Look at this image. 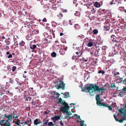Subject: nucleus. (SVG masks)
<instances>
[{"instance_id": "f257e3e1", "label": "nucleus", "mask_w": 126, "mask_h": 126, "mask_svg": "<svg viewBox=\"0 0 126 126\" xmlns=\"http://www.w3.org/2000/svg\"><path fill=\"white\" fill-rule=\"evenodd\" d=\"M81 89L82 91L83 92L86 91V92H88L93 96L94 94V85L93 84H86L84 85L83 88H81Z\"/></svg>"}, {"instance_id": "f03ea898", "label": "nucleus", "mask_w": 126, "mask_h": 126, "mask_svg": "<svg viewBox=\"0 0 126 126\" xmlns=\"http://www.w3.org/2000/svg\"><path fill=\"white\" fill-rule=\"evenodd\" d=\"M58 100L59 103H61L64 106L61 108L60 110L64 112L67 113V118L69 117V118H70L71 117H70V115L71 114H70L68 111V109L70 108L69 106L65 101H63L61 98H59Z\"/></svg>"}, {"instance_id": "7ed1b4c3", "label": "nucleus", "mask_w": 126, "mask_h": 126, "mask_svg": "<svg viewBox=\"0 0 126 126\" xmlns=\"http://www.w3.org/2000/svg\"><path fill=\"white\" fill-rule=\"evenodd\" d=\"M100 40V37L99 36L97 37L96 40H95V56H99L100 53V50L101 48V45L102 43Z\"/></svg>"}, {"instance_id": "20e7f679", "label": "nucleus", "mask_w": 126, "mask_h": 126, "mask_svg": "<svg viewBox=\"0 0 126 126\" xmlns=\"http://www.w3.org/2000/svg\"><path fill=\"white\" fill-rule=\"evenodd\" d=\"M58 86H56V87L59 90L60 89H61L63 90L64 89L65 86V84L63 83V81H60L59 82V83L58 84Z\"/></svg>"}, {"instance_id": "39448f33", "label": "nucleus", "mask_w": 126, "mask_h": 126, "mask_svg": "<svg viewBox=\"0 0 126 126\" xmlns=\"http://www.w3.org/2000/svg\"><path fill=\"white\" fill-rule=\"evenodd\" d=\"M118 78L117 79L120 81L121 84L122 83L126 85V78L124 76L123 77H121L120 76L118 77Z\"/></svg>"}, {"instance_id": "423d86ee", "label": "nucleus", "mask_w": 126, "mask_h": 126, "mask_svg": "<svg viewBox=\"0 0 126 126\" xmlns=\"http://www.w3.org/2000/svg\"><path fill=\"white\" fill-rule=\"evenodd\" d=\"M25 43L22 40L19 43V45L20 46V47H21L20 48H21L22 47H23L22 48L23 50L26 48V46L25 45Z\"/></svg>"}, {"instance_id": "0eeeda50", "label": "nucleus", "mask_w": 126, "mask_h": 126, "mask_svg": "<svg viewBox=\"0 0 126 126\" xmlns=\"http://www.w3.org/2000/svg\"><path fill=\"white\" fill-rule=\"evenodd\" d=\"M114 43H115V44H114L113 48H114L115 50V48H120L121 47V44L120 41H117Z\"/></svg>"}, {"instance_id": "6e6552de", "label": "nucleus", "mask_w": 126, "mask_h": 126, "mask_svg": "<svg viewBox=\"0 0 126 126\" xmlns=\"http://www.w3.org/2000/svg\"><path fill=\"white\" fill-rule=\"evenodd\" d=\"M110 25L109 23H107L106 25L104 26V31H109L110 29Z\"/></svg>"}, {"instance_id": "1a4fd4ad", "label": "nucleus", "mask_w": 126, "mask_h": 126, "mask_svg": "<svg viewBox=\"0 0 126 126\" xmlns=\"http://www.w3.org/2000/svg\"><path fill=\"white\" fill-rule=\"evenodd\" d=\"M92 11L91 14H90V16L91 17L90 19L94 20V8H93L91 10Z\"/></svg>"}, {"instance_id": "9d476101", "label": "nucleus", "mask_w": 126, "mask_h": 126, "mask_svg": "<svg viewBox=\"0 0 126 126\" xmlns=\"http://www.w3.org/2000/svg\"><path fill=\"white\" fill-rule=\"evenodd\" d=\"M96 104L97 105L100 102H101L100 98V94H98L96 95Z\"/></svg>"}, {"instance_id": "9b49d317", "label": "nucleus", "mask_w": 126, "mask_h": 126, "mask_svg": "<svg viewBox=\"0 0 126 126\" xmlns=\"http://www.w3.org/2000/svg\"><path fill=\"white\" fill-rule=\"evenodd\" d=\"M116 38L114 35H112L111 36V40L113 42H116Z\"/></svg>"}, {"instance_id": "f8f14e48", "label": "nucleus", "mask_w": 126, "mask_h": 126, "mask_svg": "<svg viewBox=\"0 0 126 126\" xmlns=\"http://www.w3.org/2000/svg\"><path fill=\"white\" fill-rule=\"evenodd\" d=\"M107 105H108L105 103H101V102H100L97 104V105L99 106H103V107H106L107 106Z\"/></svg>"}, {"instance_id": "ddd939ff", "label": "nucleus", "mask_w": 126, "mask_h": 126, "mask_svg": "<svg viewBox=\"0 0 126 126\" xmlns=\"http://www.w3.org/2000/svg\"><path fill=\"white\" fill-rule=\"evenodd\" d=\"M7 120L6 121H7L9 122H11L12 120V114H10L7 115Z\"/></svg>"}, {"instance_id": "4468645a", "label": "nucleus", "mask_w": 126, "mask_h": 126, "mask_svg": "<svg viewBox=\"0 0 126 126\" xmlns=\"http://www.w3.org/2000/svg\"><path fill=\"white\" fill-rule=\"evenodd\" d=\"M42 122L40 121H39L38 119H35L34 121V124L35 125H37L38 124L41 123Z\"/></svg>"}, {"instance_id": "2eb2a0df", "label": "nucleus", "mask_w": 126, "mask_h": 126, "mask_svg": "<svg viewBox=\"0 0 126 126\" xmlns=\"http://www.w3.org/2000/svg\"><path fill=\"white\" fill-rule=\"evenodd\" d=\"M94 48H91V49H89L88 50L90 51V54L91 56L94 54Z\"/></svg>"}, {"instance_id": "dca6fc26", "label": "nucleus", "mask_w": 126, "mask_h": 126, "mask_svg": "<svg viewBox=\"0 0 126 126\" xmlns=\"http://www.w3.org/2000/svg\"><path fill=\"white\" fill-rule=\"evenodd\" d=\"M59 52L60 54L62 55H64L65 54V50L62 48L60 49L59 51Z\"/></svg>"}, {"instance_id": "f3484780", "label": "nucleus", "mask_w": 126, "mask_h": 126, "mask_svg": "<svg viewBox=\"0 0 126 126\" xmlns=\"http://www.w3.org/2000/svg\"><path fill=\"white\" fill-rule=\"evenodd\" d=\"M117 3H119V2H117V0H112L110 2V4L112 5L113 4H117Z\"/></svg>"}, {"instance_id": "a211bd4d", "label": "nucleus", "mask_w": 126, "mask_h": 126, "mask_svg": "<svg viewBox=\"0 0 126 126\" xmlns=\"http://www.w3.org/2000/svg\"><path fill=\"white\" fill-rule=\"evenodd\" d=\"M6 122L4 123L3 126H11V124L9 122L5 121Z\"/></svg>"}, {"instance_id": "6ab92c4d", "label": "nucleus", "mask_w": 126, "mask_h": 126, "mask_svg": "<svg viewBox=\"0 0 126 126\" xmlns=\"http://www.w3.org/2000/svg\"><path fill=\"white\" fill-rule=\"evenodd\" d=\"M101 88L99 87L96 84H95V91H97L98 92H100L101 91Z\"/></svg>"}, {"instance_id": "aec40b11", "label": "nucleus", "mask_w": 126, "mask_h": 126, "mask_svg": "<svg viewBox=\"0 0 126 126\" xmlns=\"http://www.w3.org/2000/svg\"><path fill=\"white\" fill-rule=\"evenodd\" d=\"M74 27L77 30H79L81 28V27L78 24H76L74 25Z\"/></svg>"}, {"instance_id": "412c9836", "label": "nucleus", "mask_w": 126, "mask_h": 126, "mask_svg": "<svg viewBox=\"0 0 126 126\" xmlns=\"http://www.w3.org/2000/svg\"><path fill=\"white\" fill-rule=\"evenodd\" d=\"M10 38L6 39L5 41V42L6 43L7 45H9L10 44Z\"/></svg>"}, {"instance_id": "4be33fe9", "label": "nucleus", "mask_w": 126, "mask_h": 126, "mask_svg": "<svg viewBox=\"0 0 126 126\" xmlns=\"http://www.w3.org/2000/svg\"><path fill=\"white\" fill-rule=\"evenodd\" d=\"M52 120L55 119L56 120H58L60 119V117L59 116L55 115L54 117L52 118Z\"/></svg>"}, {"instance_id": "5701e85b", "label": "nucleus", "mask_w": 126, "mask_h": 126, "mask_svg": "<svg viewBox=\"0 0 126 126\" xmlns=\"http://www.w3.org/2000/svg\"><path fill=\"white\" fill-rule=\"evenodd\" d=\"M37 48V47L35 45H33L30 47V48L31 49L33 50Z\"/></svg>"}, {"instance_id": "b1692460", "label": "nucleus", "mask_w": 126, "mask_h": 126, "mask_svg": "<svg viewBox=\"0 0 126 126\" xmlns=\"http://www.w3.org/2000/svg\"><path fill=\"white\" fill-rule=\"evenodd\" d=\"M101 5L99 4V2H95V7H97L98 8L99 7H100Z\"/></svg>"}, {"instance_id": "393cba45", "label": "nucleus", "mask_w": 126, "mask_h": 126, "mask_svg": "<svg viewBox=\"0 0 126 126\" xmlns=\"http://www.w3.org/2000/svg\"><path fill=\"white\" fill-rule=\"evenodd\" d=\"M84 80L85 81H86L85 80H87L88 79V77H89V75L87 73H85V74H84Z\"/></svg>"}, {"instance_id": "a878e982", "label": "nucleus", "mask_w": 126, "mask_h": 126, "mask_svg": "<svg viewBox=\"0 0 126 126\" xmlns=\"http://www.w3.org/2000/svg\"><path fill=\"white\" fill-rule=\"evenodd\" d=\"M20 121L19 119H17V121L14 122L17 125V126H19L20 124L19 123L20 122Z\"/></svg>"}, {"instance_id": "bb28decb", "label": "nucleus", "mask_w": 126, "mask_h": 126, "mask_svg": "<svg viewBox=\"0 0 126 126\" xmlns=\"http://www.w3.org/2000/svg\"><path fill=\"white\" fill-rule=\"evenodd\" d=\"M5 121V120H0V125L1 126H3L4 123V122Z\"/></svg>"}, {"instance_id": "cd10ccee", "label": "nucleus", "mask_w": 126, "mask_h": 126, "mask_svg": "<svg viewBox=\"0 0 126 126\" xmlns=\"http://www.w3.org/2000/svg\"><path fill=\"white\" fill-rule=\"evenodd\" d=\"M56 53L54 52H52L51 54V56L53 57H56Z\"/></svg>"}, {"instance_id": "c85d7f7f", "label": "nucleus", "mask_w": 126, "mask_h": 126, "mask_svg": "<svg viewBox=\"0 0 126 126\" xmlns=\"http://www.w3.org/2000/svg\"><path fill=\"white\" fill-rule=\"evenodd\" d=\"M52 26L53 27H56L57 25V23L54 21L52 22Z\"/></svg>"}, {"instance_id": "c756f323", "label": "nucleus", "mask_w": 126, "mask_h": 126, "mask_svg": "<svg viewBox=\"0 0 126 126\" xmlns=\"http://www.w3.org/2000/svg\"><path fill=\"white\" fill-rule=\"evenodd\" d=\"M69 93L68 92L65 93L64 97L65 98H68V97H69Z\"/></svg>"}, {"instance_id": "7c9ffc66", "label": "nucleus", "mask_w": 126, "mask_h": 126, "mask_svg": "<svg viewBox=\"0 0 126 126\" xmlns=\"http://www.w3.org/2000/svg\"><path fill=\"white\" fill-rule=\"evenodd\" d=\"M26 121L28 123V125H30L31 123L32 122L30 118L26 120Z\"/></svg>"}, {"instance_id": "2f4dec72", "label": "nucleus", "mask_w": 126, "mask_h": 126, "mask_svg": "<svg viewBox=\"0 0 126 126\" xmlns=\"http://www.w3.org/2000/svg\"><path fill=\"white\" fill-rule=\"evenodd\" d=\"M101 94H102L103 92H104L106 90V89L103 88L102 87H101Z\"/></svg>"}, {"instance_id": "473e14b6", "label": "nucleus", "mask_w": 126, "mask_h": 126, "mask_svg": "<svg viewBox=\"0 0 126 126\" xmlns=\"http://www.w3.org/2000/svg\"><path fill=\"white\" fill-rule=\"evenodd\" d=\"M80 56V55L78 56L77 55H73L72 57V58L73 59H77V58H79V56Z\"/></svg>"}, {"instance_id": "72a5a7b5", "label": "nucleus", "mask_w": 126, "mask_h": 126, "mask_svg": "<svg viewBox=\"0 0 126 126\" xmlns=\"http://www.w3.org/2000/svg\"><path fill=\"white\" fill-rule=\"evenodd\" d=\"M93 45V43L91 42H89L87 44V46L88 47H91Z\"/></svg>"}, {"instance_id": "f704fd0d", "label": "nucleus", "mask_w": 126, "mask_h": 126, "mask_svg": "<svg viewBox=\"0 0 126 126\" xmlns=\"http://www.w3.org/2000/svg\"><path fill=\"white\" fill-rule=\"evenodd\" d=\"M110 87L111 88H113V87L115 88L116 87L115 84L114 83H112L110 85Z\"/></svg>"}, {"instance_id": "c9c22d12", "label": "nucleus", "mask_w": 126, "mask_h": 126, "mask_svg": "<svg viewBox=\"0 0 126 126\" xmlns=\"http://www.w3.org/2000/svg\"><path fill=\"white\" fill-rule=\"evenodd\" d=\"M13 115V119H15V117L17 115L16 112V111H13L12 115Z\"/></svg>"}, {"instance_id": "e433bc0d", "label": "nucleus", "mask_w": 126, "mask_h": 126, "mask_svg": "<svg viewBox=\"0 0 126 126\" xmlns=\"http://www.w3.org/2000/svg\"><path fill=\"white\" fill-rule=\"evenodd\" d=\"M16 69V67L15 66H13L12 67V70L13 72H14Z\"/></svg>"}, {"instance_id": "4c0bfd02", "label": "nucleus", "mask_w": 126, "mask_h": 126, "mask_svg": "<svg viewBox=\"0 0 126 126\" xmlns=\"http://www.w3.org/2000/svg\"><path fill=\"white\" fill-rule=\"evenodd\" d=\"M120 74V73L118 72H114L113 74V76L114 77H115L116 76V75H119Z\"/></svg>"}, {"instance_id": "58836bf2", "label": "nucleus", "mask_w": 126, "mask_h": 126, "mask_svg": "<svg viewBox=\"0 0 126 126\" xmlns=\"http://www.w3.org/2000/svg\"><path fill=\"white\" fill-rule=\"evenodd\" d=\"M98 73L99 74L102 73V74H104L105 73V72L103 70H100L98 72Z\"/></svg>"}, {"instance_id": "ea45409f", "label": "nucleus", "mask_w": 126, "mask_h": 126, "mask_svg": "<svg viewBox=\"0 0 126 126\" xmlns=\"http://www.w3.org/2000/svg\"><path fill=\"white\" fill-rule=\"evenodd\" d=\"M74 14L77 16H79L80 15V12L78 11H76Z\"/></svg>"}, {"instance_id": "a19ab883", "label": "nucleus", "mask_w": 126, "mask_h": 126, "mask_svg": "<svg viewBox=\"0 0 126 126\" xmlns=\"http://www.w3.org/2000/svg\"><path fill=\"white\" fill-rule=\"evenodd\" d=\"M68 24V23L67 21L65 20L64 21L63 23V24L64 26L67 25Z\"/></svg>"}, {"instance_id": "79ce46f5", "label": "nucleus", "mask_w": 126, "mask_h": 126, "mask_svg": "<svg viewBox=\"0 0 126 126\" xmlns=\"http://www.w3.org/2000/svg\"><path fill=\"white\" fill-rule=\"evenodd\" d=\"M9 82L10 83L13 84V80L12 79L10 78Z\"/></svg>"}, {"instance_id": "37998d69", "label": "nucleus", "mask_w": 126, "mask_h": 126, "mask_svg": "<svg viewBox=\"0 0 126 126\" xmlns=\"http://www.w3.org/2000/svg\"><path fill=\"white\" fill-rule=\"evenodd\" d=\"M48 121V120H46L45 121H43V124L44 125H47Z\"/></svg>"}, {"instance_id": "c03bdc74", "label": "nucleus", "mask_w": 126, "mask_h": 126, "mask_svg": "<svg viewBox=\"0 0 126 126\" xmlns=\"http://www.w3.org/2000/svg\"><path fill=\"white\" fill-rule=\"evenodd\" d=\"M52 7V8H53V9L54 10H56L57 9V7L56 6V5H53Z\"/></svg>"}, {"instance_id": "a18cd8bd", "label": "nucleus", "mask_w": 126, "mask_h": 126, "mask_svg": "<svg viewBox=\"0 0 126 126\" xmlns=\"http://www.w3.org/2000/svg\"><path fill=\"white\" fill-rule=\"evenodd\" d=\"M26 26H25V27H27L28 28H30V27H31V26L30 25V24L29 23H28V24L26 25Z\"/></svg>"}, {"instance_id": "49530a36", "label": "nucleus", "mask_w": 126, "mask_h": 126, "mask_svg": "<svg viewBox=\"0 0 126 126\" xmlns=\"http://www.w3.org/2000/svg\"><path fill=\"white\" fill-rule=\"evenodd\" d=\"M4 49L7 50L9 49V47L7 46H4Z\"/></svg>"}, {"instance_id": "de8ad7c7", "label": "nucleus", "mask_w": 126, "mask_h": 126, "mask_svg": "<svg viewBox=\"0 0 126 126\" xmlns=\"http://www.w3.org/2000/svg\"><path fill=\"white\" fill-rule=\"evenodd\" d=\"M55 93V94L56 95H58V96H56V98H58L59 96L60 95V94H59V93H58L57 92H56V93Z\"/></svg>"}, {"instance_id": "09e8293b", "label": "nucleus", "mask_w": 126, "mask_h": 126, "mask_svg": "<svg viewBox=\"0 0 126 126\" xmlns=\"http://www.w3.org/2000/svg\"><path fill=\"white\" fill-rule=\"evenodd\" d=\"M11 36L13 37V38L14 39V41L15 43H16L17 42V41L15 39H14V36L11 34Z\"/></svg>"}, {"instance_id": "8fccbe9b", "label": "nucleus", "mask_w": 126, "mask_h": 126, "mask_svg": "<svg viewBox=\"0 0 126 126\" xmlns=\"http://www.w3.org/2000/svg\"><path fill=\"white\" fill-rule=\"evenodd\" d=\"M32 99L31 97H28L26 98V99L25 100V101H28V99H29V100L30 101L31 99Z\"/></svg>"}, {"instance_id": "3c124183", "label": "nucleus", "mask_w": 126, "mask_h": 126, "mask_svg": "<svg viewBox=\"0 0 126 126\" xmlns=\"http://www.w3.org/2000/svg\"><path fill=\"white\" fill-rule=\"evenodd\" d=\"M69 22H70L69 24L70 25H72L73 24V20H69Z\"/></svg>"}, {"instance_id": "603ef678", "label": "nucleus", "mask_w": 126, "mask_h": 126, "mask_svg": "<svg viewBox=\"0 0 126 126\" xmlns=\"http://www.w3.org/2000/svg\"><path fill=\"white\" fill-rule=\"evenodd\" d=\"M106 107H107L109 109V110H112V107L110 106L107 105V106Z\"/></svg>"}, {"instance_id": "864d4df0", "label": "nucleus", "mask_w": 126, "mask_h": 126, "mask_svg": "<svg viewBox=\"0 0 126 126\" xmlns=\"http://www.w3.org/2000/svg\"><path fill=\"white\" fill-rule=\"evenodd\" d=\"M77 122L79 123H83L84 122V121H82L81 120H80V121H79V120H78Z\"/></svg>"}, {"instance_id": "5fc2aeb1", "label": "nucleus", "mask_w": 126, "mask_h": 126, "mask_svg": "<svg viewBox=\"0 0 126 126\" xmlns=\"http://www.w3.org/2000/svg\"><path fill=\"white\" fill-rule=\"evenodd\" d=\"M53 124V123L52 122H51L48 123V126H51Z\"/></svg>"}, {"instance_id": "6e6d98bb", "label": "nucleus", "mask_w": 126, "mask_h": 126, "mask_svg": "<svg viewBox=\"0 0 126 126\" xmlns=\"http://www.w3.org/2000/svg\"><path fill=\"white\" fill-rule=\"evenodd\" d=\"M18 83V85H20L21 86L22 85H23V82H19V83Z\"/></svg>"}, {"instance_id": "4d7b16f0", "label": "nucleus", "mask_w": 126, "mask_h": 126, "mask_svg": "<svg viewBox=\"0 0 126 126\" xmlns=\"http://www.w3.org/2000/svg\"><path fill=\"white\" fill-rule=\"evenodd\" d=\"M122 90L124 92H126V86H124Z\"/></svg>"}, {"instance_id": "13d9d810", "label": "nucleus", "mask_w": 126, "mask_h": 126, "mask_svg": "<svg viewBox=\"0 0 126 126\" xmlns=\"http://www.w3.org/2000/svg\"><path fill=\"white\" fill-rule=\"evenodd\" d=\"M7 69L8 70L10 71L11 70V66H7Z\"/></svg>"}, {"instance_id": "bf43d9fd", "label": "nucleus", "mask_w": 126, "mask_h": 126, "mask_svg": "<svg viewBox=\"0 0 126 126\" xmlns=\"http://www.w3.org/2000/svg\"><path fill=\"white\" fill-rule=\"evenodd\" d=\"M45 40H46V41L47 42V43H50L51 42V41L50 40L48 41V39H45Z\"/></svg>"}, {"instance_id": "052dcab7", "label": "nucleus", "mask_w": 126, "mask_h": 126, "mask_svg": "<svg viewBox=\"0 0 126 126\" xmlns=\"http://www.w3.org/2000/svg\"><path fill=\"white\" fill-rule=\"evenodd\" d=\"M45 40H46V41L47 42V43H50L51 42V41L50 40L48 41V39H45Z\"/></svg>"}, {"instance_id": "680f3d73", "label": "nucleus", "mask_w": 126, "mask_h": 126, "mask_svg": "<svg viewBox=\"0 0 126 126\" xmlns=\"http://www.w3.org/2000/svg\"><path fill=\"white\" fill-rule=\"evenodd\" d=\"M76 118L77 119H79L80 120H81V119L80 118V116L79 115H77Z\"/></svg>"}, {"instance_id": "e2e57ef3", "label": "nucleus", "mask_w": 126, "mask_h": 126, "mask_svg": "<svg viewBox=\"0 0 126 126\" xmlns=\"http://www.w3.org/2000/svg\"><path fill=\"white\" fill-rule=\"evenodd\" d=\"M8 58H10L12 57V54H9L8 56H7Z\"/></svg>"}, {"instance_id": "0e129e2a", "label": "nucleus", "mask_w": 126, "mask_h": 126, "mask_svg": "<svg viewBox=\"0 0 126 126\" xmlns=\"http://www.w3.org/2000/svg\"><path fill=\"white\" fill-rule=\"evenodd\" d=\"M98 31L97 30L95 29V34H97L98 33Z\"/></svg>"}, {"instance_id": "69168bd1", "label": "nucleus", "mask_w": 126, "mask_h": 126, "mask_svg": "<svg viewBox=\"0 0 126 126\" xmlns=\"http://www.w3.org/2000/svg\"><path fill=\"white\" fill-rule=\"evenodd\" d=\"M47 20L46 18H44L42 20V21L43 22H47Z\"/></svg>"}, {"instance_id": "338daca9", "label": "nucleus", "mask_w": 126, "mask_h": 126, "mask_svg": "<svg viewBox=\"0 0 126 126\" xmlns=\"http://www.w3.org/2000/svg\"><path fill=\"white\" fill-rule=\"evenodd\" d=\"M89 41V39L88 38H86L85 39V42H88Z\"/></svg>"}, {"instance_id": "774afa93", "label": "nucleus", "mask_w": 126, "mask_h": 126, "mask_svg": "<svg viewBox=\"0 0 126 126\" xmlns=\"http://www.w3.org/2000/svg\"><path fill=\"white\" fill-rule=\"evenodd\" d=\"M123 92H121L119 93V95L120 96H122L123 95Z\"/></svg>"}]
</instances>
